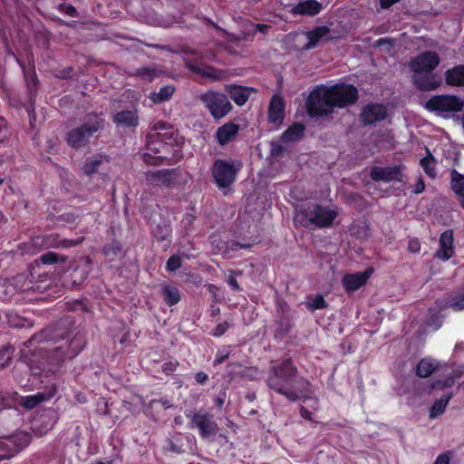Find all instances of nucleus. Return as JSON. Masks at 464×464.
Here are the masks:
<instances>
[{"instance_id": "obj_40", "label": "nucleus", "mask_w": 464, "mask_h": 464, "mask_svg": "<svg viewBox=\"0 0 464 464\" xmlns=\"http://www.w3.org/2000/svg\"><path fill=\"white\" fill-rule=\"evenodd\" d=\"M427 155L423 157L420 160V165L423 169L424 172L430 177V178H435L436 173V160L430 150L427 148L426 149Z\"/></svg>"}, {"instance_id": "obj_38", "label": "nucleus", "mask_w": 464, "mask_h": 464, "mask_svg": "<svg viewBox=\"0 0 464 464\" xmlns=\"http://www.w3.org/2000/svg\"><path fill=\"white\" fill-rule=\"evenodd\" d=\"M452 396V392H448L441 398L436 399L430 409V417L434 419L442 414L445 411L446 407L449 401L451 400Z\"/></svg>"}, {"instance_id": "obj_14", "label": "nucleus", "mask_w": 464, "mask_h": 464, "mask_svg": "<svg viewBox=\"0 0 464 464\" xmlns=\"http://www.w3.org/2000/svg\"><path fill=\"white\" fill-rule=\"evenodd\" d=\"M440 63L439 54L434 51H424L410 62V68L413 73H430Z\"/></svg>"}, {"instance_id": "obj_23", "label": "nucleus", "mask_w": 464, "mask_h": 464, "mask_svg": "<svg viewBox=\"0 0 464 464\" xmlns=\"http://www.w3.org/2000/svg\"><path fill=\"white\" fill-rule=\"evenodd\" d=\"M268 121L275 124H281L285 115V102L282 96L274 94L270 100L268 111Z\"/></svg>"}, {"instance_id": "obj_27", "label": "nucleus", "mask_w": 464, "mask_h": 464, "mask_svg": "<svg viewBox=\"0 0 464 464\" xmlns=\"http://www.w3.org/2000/svg\"><path fill=\"white\" fill-rule=\"evenodd\" d=\"M239 126L232 121L220 126L216 131V138L219 145L224 146L236 139Z\"/></svg>"}, {"instance_id": "obj_32", "label": "nucleus", "mask_w": 464, "mask_h": 464, "mask_svg": "<svg viewBox=\"0 0 464 464\" xmlns=\"http://www.w3.org/2000/svg\"><path fill=\"white\" fill-rule=\"evenodd\" d=\"M444 75L447 85L452 87L464 86V64H458L448 69Z\"/></svg>"}, {"instance_id": "obj_36", "label": "nucleus", "mask_w": 464, "mask_h": 464, "mask_svg": "<svg viewBox=\"0 0 464 464\" xmlns=\"http://www.w3.org/2000/svg\"><path fill=\"white\" fill-rule=\"evenodd\" d=\"M185 65H186V68H188L189 71H191L192 72H194L196 74H198V75H201V76H204L207 78H211V79L216 78V72H215V69L213 67L206 66V65L201 66L197 63V61L190 59V58H188L185 60Z\"/></svg>"}, {"instance_id": "obj_22", "label": "nucleus", "mask_w": 464, "mask_h": 464, "mask_svg": "<svg viewBox=\"0 0 464 464\" xmlns=\"http://www.w3.org/2000/svg\"><path fill=\"white\" fill-rule=\"evenodd\" d=\"M331 30L326 25L315 26L310 31L304 33L307 38V43L303 46V50L309 51L317 47L321 41L325 40L326 42L332 40V37H327Z\"/></svg>"}, {"instance_id": "obj_62", "label": "nucleus", "mask_w": 464, "mask_h": 464, "mask_svg": "<svg viewBox=\"0 0 464 464\" xmlns=\"http://www.w3.org/2000/svg\"><path fill=\"white\" fill-rule=\"evenodd\" d=\"M195 380L198 384L204 385L208 381V375L204 372H198L195 374Z\"/></svg>"}, {"instance_id": "obj_49", "label": "nucleus", "mask_w": 464, "mask_h": 464, "mask_svg": "<svg viewBox=\"0 0 464 464\" xmlns=\"http://www.w3.org/2000/svg\"><path fill=\"white\" fill-rule=\"evenodd\" d=\"M14 353V348L11 346H3L0 349V369L6 367L11 360Z\"/></svg>"}, {"instance_id": "obj_15", "label": "nucleus", "mask_w": 464, "mask_h": 464, "mask_svg": "<svg viewBox=\"0 0 464 464\" xmlns=\"http://www.w3.org/2000/svg\"><path fill=\"white\" fill-rule=\"evenodd\" d=\"M387 109L382 103H368L362 108L359 119L363 126L375 124L385 120Z\"/></svg>"}, {"instance_id": "obj_45", "label": "nucleus", "mask_w": 464, "mask_h": 464, "mask_svg": "<svg viewBox=\"0 0 464 464\" xmlns=\"http://www.w3.org/2000/svg\"><path fill=\"white\" fill-rule=\"evenodd\" d=\"M305 305L308 310L314 311L326 308L328 306V303L322 295H316L314 296H309Z\"/></svg>"}, {"instance_id": "obj_4", "label": "nucleus", "mask_w": 464, "mask_h": 464, "mask_svg": "<svg viewBox=\"0 0 464 464\" xmlns=\"http://www.w3.org/2000/svg\"><path fill=\"white\" fill-rule=\"evenodd\" d=\"M105 120L96 113L88 114L84 121L65 135L67 145L74 150L88 148L92 140L98 139V132L104 129Z\"/></svg>"}, {"instance_id": "obj_29", "label": "nucleus", "mask_w": 464, "mask_h": 464, "mask_svg": "<svg viewBox=\"0 0 464 464\" xmlns=\"http://www.w3.org/2000/svg\"><path fill=\"white\" fill-rule=\"evenodd\" d=\"M323 9V5L316 0L300 1L292 9L294 14L314 16Z\"/></svg>"}, {"instance_id": "obj_16", "label": "nucleus", "mask_w": 464, "mask_h": 464, "mask_svg": "<svg viewBox=\"0 0 464 464\" xmlns=\"http://www.w3.org/2000/svg\"><path fill=\"white\" fill-rule=\"evenodd\" d=\"M209 240L215 252L220 255H227L230 252L249 248L252 246L248 243H240L234 239L224 238L221 235L213 234L209 237Z\"/></svg>"}, {"instance_id": "obj_3", "label": "nucleus", "mask_w": 464, "mask_h": 464, "mask_svg": "<svg viewBox=\"0 0 464 464\" xmlns=\"http://www.w3.org/2000/svg\"><path fill=\"white\" fill-rule=\"evenodd\" d=\"M176 130L170 124L158 121L150 127V131L146 135V148L143 160L148 165H160L164 161L169 162L177 151Z\"/></svg>"}, {"instance_id": "obj_39", "label": "nucleus", "mask_w": 464, "mask_h": 464, "mask_svg": "<svg viewBox=\"0 0 464 464\" xmlns=\"http://www.w3.org/2000/svg\"><path fill=\"white\" fill-rule=\"evenodd\" d=\"M107 156L102 155H97L96 157H91L87 158L83 167L82 171L86 176H92L93 174L97 173L99 170L100 166L102 164L103 160H107Z\"/></svg>"}, {"instance_id": "obj_64", "label": "nucleus", "mask_w": 464, "mask_h": 464, "mask_svg": "<svg viewBox=\"0 0 464 464\" xmlns=\"http://www.w3.org/2000/svg\"><path fill=\"white\" fill-rule=\"evenodd\" d=\"M299 413L303 419L310 421L313 420V413L305 407L301 406L299 409Z\"/></svg>"}, {"instance_id": "obj_52", "label": "nucleus", "mask_w": 464, "mask_h": 464, "mask_svg": "<svg viewBox=\"0 0 464 464\" xmlns=\"http://www.w3.org/2000/svg\"><path fill=\"white\" fill-rule=\"evenodd\" d=\"M240 274H241V272L237 273L234 270L229 271V276L227 277V283L233 292L242 291V287L239 285V284L236 278V276L240 275Z\"/></svg>"}, {"instance_id": "obj_2", "label": "nucleus", "mask_w": 464, "mask_h": 464, "mask_svg": "<svg viewBox=\"0 0 464 464\" xmlns=\"http://www.w3.org/2000/svg\"><path fill=\"white\" fill-rule=\"evenodd\" d=\"M266 385L290 401H304L312 394L311 382L299 374L290 357L271 362Z\"/></svg>"}, {"instance_id": "obj_41", "label": "nucleus", "mask_w": 464, "mask_h": 464, "mask_svg": "<svg viewBox=\"0 0 464 464\" xmlns=\"http://www.w3.org/2000/svg\"><path fill=\"white\" fill-rule=\"evenodd\" d=\"M152 236L158 242L168 240L169 244L172 236V228L169 224H158L152 230Z\"/></svg>"}, {"instance_id": "obj_51", "label": "nucleus", "mask_w": 464, "mask_h": 464, "mask_svg": "<svg viewBox=\"0 0 464 464\" xmlns=\"http://www.w3.org/2000/svg\"><path fill=\"white\" fill-rule=\"evenodd\" d=\"M230 350L227 347L218 349L215 355L213 365L218 366L223 363L227 359H228V357L230 356Z\"/></svg>"}, {"instance_id": "obj_44", "label": "nucleus", "mask_w": 464, "mask_h": 464, "mask_svg": "<svg viewBox=\"0 0 464 464\" xmlns=\"http://www.w3.org/2000/svg\"><path fill=\"white\" fill-rule=\"evenodd\" d=\"M67 260L66 256L59 255L57 253L49 251L40 256L36 262H40L43 265H54L57 263H64Z\"/></svg>"}, {"instance_id": "obj_8", "label": "nucleus", "mask_w": 464, "mask_h": 464, "mask_svg": "<svg viewBox=\"0 0 464 464\" xmlns=\"http://www.w3.org/2000/svg\"><path fill=\"white\" fill-rule=\"evenodd\" d=\"M306 111L312 118L331 115L334 112L327 86L320 84L314 87L306 100Z\"/></svg>"}, {"instance_id": "obj_43", "label": "nucleus", "mask_w": 464, "mask_h": 464, "mask_svg": "<svg viewBox=\"0 0 464 464\" xmlns=\"http://www.w3.org/2000/svg\"><path fill=\"white\" fill-rule=\"evenodd\" d=\"M121 251L122 246L121 242L116 239L105 244L102 247L103 255L110 259H115L118 257L121 254Z\"/></svg>"}, {"instance_id": "obj_60", "label": "nucleus", "mask_w": 464, "mask_h": 464, "mask_svg": "<svg viewBox=\"0 0 464 464\" xmlns=\"http://www.w3.org/2000/svg\"><path fill=\"white\" fill-rule=\"evenodd\" d=\"M167 450L172 453L180 454L183 452L182 446L177 445L173 440H169Z\"/></svg>"}, {"instance_id": "obj_56", "label": "nucleus", "mask_w": 464, "mask_h": 464, "mask_svg": "<svg viewBox=\"0 0 464 464\" xmlns=\"http://www.w3.org/2000/svg\"><path fill=\"white\" fill-rule=\"evenodd\" d=\"M10 135L6 120L0 116V143L4 142Z\"/></svg>"}, {"instance_id": "obj_33", "label": "nucleus", "mask_w": 464, "mask_h": 464, "mask_svg": "<svg viewBox=\"0 0 464 464\" xmlns=\"http://www.w3.org/2000/svg\"><path fill=\"white\" fill-rule=\"evenodd\" d=\"M440 367L439 362L436 360L426 357L422 358L416 365L415 372L420 378L430 377Z\"/></svg>"}, {"instance_id": "obj_1", "label": "nucleus", "mask_w": 464, "mask_h": 464, "mask_svg": "<svg viewBox=\"0 0 464 464\" xmlns=\"http://www.w3.org/2000/svg\"><path fill=\"white\" fill-rule=\"evenodd\" d=\"M52 342L53 347L48 350L46 359L49 364L60 366L67 360L75 358L86 346L87 332L84 327L78 325L70 316L61 318L52 327L35 334L29 340L30 343Z\"/></svg>"}, {"instance_id": "obj_9", "label": "nucleus", "mask_w": 464, "mask_h": 464, "mask_svg": "<svg viewBox=\"0 0 464 464\" xmlns=\"http://www.w3.org/2000/svg\"><path fill=\"white\" fill-rule=\"evenodd\" d=\"M333 108H345L353 105L359 99L357 88L351 83H336L327 86Z\"/></svg>"}, {"instance_id": "obj_28", "label": "nucleus", "mask_w": 464, "mask_h": 464, "mask_svg": "<svg viewBox=\"0 0 464 464\" xmlns=\"http://www.w3.org/2000/svg\"><path fill=\"white\" fill-rule=\"evenodd\" d=\"M90 271L91 259L88 257L83 258L76 265L73 271L70 274L72 285H81L88 277Z\"/></svg>"}, {"instance_id": "obj_10", "label": "nucleus", "mask_w": 464, "mask_h": 464, "mask_svg": "<svg viewBox=\"0 0 464 464\" xmlns=\"http://www.w3.org/2000/svg\"><path fill=\"white\" fill-rule=\"evenodd\" d=\"M201 101L217 120L227 115L233 108L226 94L213 91L202 94Z\"/></svg>"}, {"instance_id": "obj_42", "label": "nucleus", "mask_w": 464, "mask_h": 464, "mask_svg": "<svg viewBox=\"0 0 464 464\" xmlns=\"http://www.w3.org/2000/svg\"><path fill=\"white\" fill-rule=\"evenodd\" d=\"M175 87L172 84L164 85L160 88L158 92L151 93L150 99L155 103H161L169 101L175 92Z\"/></svg>"}, {"instance_id": "obj_63", "label": "nucleus", "mask_w": 464, "mask_h": 464, "mask_svg": "<svg viewBox=\"0 0 464 464\" xmlns=\"http://www.w3.org/2000/svg\"><path fill=\"white\" fill-rule=\"evenodd\" d=\"M425 189V183H424V180L421 177H420L418 179V181L412 190L413 193L415 194H420L424 191Z\"/></svg>"}, {"instance_id": "obj_17", "label": "nucleus", "mask_w": 464, "mask_h": 464, "mask_svg": "<svg viewBox=\"0 0 464 464\" xmlns=\"http://www.w3.org/2000/svg\"><path fill=\"white\" fill-rule=\"evenodd\" d=\"M373 273L372 267L364 271L345 274L342 278V285L346 293H353L366 285Z\"/></svg>"}, {"instance_id": "obj_59", "label": "nucleus", "mask_w": 464, "mask_h": 464, "mask_svg": "<svg viewBox=\"0 0 464 464\" xmlns=\"http://www.w3.org/2000/svg\"><path fill=\"white\" fill-rule=\"evenodd\" d=\"M155 403H160L161 405V407L165 410L169 409L173 406L171 404V402L167 399H160V400L153 399L149 402V407L152 408Z\"/></svg>"}, {"instance_id": "obj_57", "label": "nucleus", "mask_w": 464, "mask_h": 464, "mask_svg": "<svg viewBox=\"0 0 464 464\" xmlns=\"http://www.w3.org/2000/svg\"><path fill=\"white\" fill-rule=\"evenodd\" d=\"M451 455V451H445L436 458L433 464H450Z\"/></svg>"}, {"instance_id": "obj_47", "label": "nucleus", "mask_w": 464, "mask_h": 464, "mask_svg": "<svg viewBox=\"0 0 464 464\" xmlns=\"http://www.w3.org/2000/svg\"><path fill=\"white\" fill-rule=\"evenodd\" d=\"M191 210L193 211L192 213H186L183 218H182V220L180 222L181 226H182V228L183 230L185 231L186 234H188L189 232H191L194 228V223L197 219V217L195 215V208H191Z\"/></svg>"}, {"instance_id": "obj_34", "label": "nucleus", "mask_w": 464, "mask_h": 464, "mask_svg": "<svg viewBox=\"0 0 464 464\" xmlns=\"http://www.w3.org/2000/svg\"><path fill=\"white\" fill-rule=\"evenodd\" d=\"M304 125L300 122H295L288 127L282 134L283 142H295L300 140L304 135Z\"/></svg>"}, {"instance_id": "obj_30", "label": "nucleus", "mask_w": 464, "mask_h": 464, "mask_svg": "<svg viewBox=\"0 0 464 464\" xmlns=\"http://www.w3.org/2000/svg\"><path fill=\"white\" fill-rule=\"evenodd\" d=\"M160 295L165 304L170 307L178 304L181 300L179 289L170 283L161 285Z\"/></svg>"}, {"instance_id": "obj_26", "label": "nucleus", "mask_w": 464, "mask_h": 464, "mask_svg": "<svg viewBox=\"0 0 464 464\" xmlns=\"http://www.w3.org/2000/svg\"><path fill=\"white\" fill-rule=\"evenodd\" d=\"M58 419V412L54 409L49 408L34 419V425L41 431L46 432L54 427Z\"/></svg>"}, {"instance_id": "obj_19", "label": "nucleus", "mask_w": 464, "mask_h": 464, "mask_svg": "<svg viewBox=\"0 0 464 464\" xmlns=\"http://www.w3.org/2000/svg\"><path fill=\"white\" fill-rule=\"evenodd\" d=\"M56 383H51L44 387L41 392L27 395L23 398V406L27 410H32L44 401L52 400L57 393Z\"/></svg>"}, {"instance_id": "obj_54", "label": "nucleus", "mask_w": 464, "mask_h": 464, "mask_svg": "<svg viewBox=\"0 0 464 464\" xmlns=\"http://www.w3.org/2000/svg\"><path fill=\"white\" fill-rule=\"evenodd\" d=\"M179 366V362L177 360L169 361L162 364L161 370L166 375H170L177 371Z\"/></svg>"}, {"instance_id": "obj_12", "label": "nucleus", "mask_w": 464, "mask_h": 464, "mask_svg": "<svg viewBox=\"0 0 464 464\" xmlns=\"http://www.w3.org/2000/svg\"><path fill=\"white\" fill-rule=\"evenodd\" d=\"M29 443L30 436L27 433L16 434L0 440V462L12 459Z\"/></svg>"}, {"instance_id": "obj_18", "label": "nucleus", "mask_w": 464, "mask_h": 464, "mask_svg": "<svg viewBox=\"0 0 464 464\" xmlns=\"http://www.w3.org/2000/svg\"><path fill=\"white\" fill-rule=\"evenodd\" d=\"M370 178L373 181H384V182H392V181H402L403 174L401 172L400 166H392V167H378L373 166L370 171Z\"/></svg>"}, {"instance_id": "obj_25", "label": "nucleus", "mask_w": 464, "mask_h": 464, "mask_svg": "<svg viewBox=\"0 0 464 464\" xmlns=\"http://www.w3.org/2000/svg\"><path fill=\"white\" fill-rule=\"evenodd\" d=\"M226 92L237 105L243 106L251 93L256 92V90L252 87L232 84L226 87Z\"/></svg>"}, {"instance_id": "obj_13", "label": "nucleus", "mask_w": 464, "mask_h": 464, "mask_svg": "<svg viewBox=\"0 0 464 464\" xmlns=\"http://www.w3.org/2000/svg\"><path fill=\"white\" fill-rule=\"evenodd\" d=\"M83 238H62L58 233L36 236L32 239L33 245L41 248H70L78 246Z\"/></svg>"}, {"instance_id": "obj_46", "label": "nucleus", "mask_w": 464, "mask_h": 464, "mask_svg": "<svg viewBox=\"0 0 464 464\" xmlns=\"http://www.w3.org/2000/svg\"><path fill=\"white\" fill-rule=\"evenodd\" d=\"M155 181L163 186L169 187L173 183L172 172L169 169H162L155 172L153 175Z\"/></svg>"}, {"instance_id": "obj_5", "label": "nucleus", "mask_w": 464, "mask_h": 464, "mask_svg": "<svg viewBox=\"0 0 464 464\" xmlns=\"http://www.w3.org/2000/svg\"><path fill=\"white\" fill-rule=\"evenodd\" d=\"M337 216L336 210L319 203L303 206L299 210L300 224L304 227L311 225L317 228L330 227Z\"/></svg>"}, {"instance_id": "obj_24", "label": "nucleus", "mask_w": 464, "mask_h": 464, "mask_svg": "<svg viewBox=\"0 0 464 464\" xmlns=\"http://www.w3.org/2000/svg\"><path fill=\"white\" fill-rule=\"evenodd\" d=\"M413 83L418 90L430 92L436 90L441 84V80L435 73L419 72L413 73Z\"/></svg>"}, {"instance_id": "obj_53", "label": "nucleus", "mask_w": 464, "mask_h": 464, "mask_svg": "<svg viewBox=\"0 0 464 464\" xmlns=\"http://www.w3.org/2000/svg\"><path fill=\"white\" fill-rule=\"evenodd\" d=\"M450 307L454 311H460L464 309V293L458 295L451 298L449 302Z\"/></svg>"}, {"instance_id": "obj_55", "label": "nucleus", "mask_w": 464, "mask_h": 464, "mask_svg": "<svg viewBox=\"0 0 464 464\" xmlns=\"http://www.w3.org/2000/svg\"><path fill=\"white\" fill-rule=\"evenodd\" d=\"M229 327V323L224 321L222 323L218 324V325L213 329L211 334L215 337H220L228 330Z\"/></svg>"}, {"instance_id": "obj_11", "label": "nucleus", "mask_w": 464, "mask_h": 464, "mask_svg": "<svg viewBox=\"0 0 464 464\" xmlns=\"http://www.w3.org/2000/svg\"><path fill=\"white\" fill-rule=\"evenodd\" d=\"M464 102L457 95L442 94L431 97L426 102V108L437 112H459L463 110Z\"/></svg>"}, {"instance_id": "obj_7", "label": "nucleus", "mask_w": 464, "mask_h": 464, "mask_svg": "<svg viewBox=\"0 0 464 464\" xmlns=\"http://www.w3.org/2000/svg\"><path fill=\"white\" fill-rule=\"evenodd\" d=\"M242 168L239 160L217 159L214 160L211 174L219 189L230 188L237 179V176Z\"/></svg>"}, {"instance_id": "obj_6", "label": "nucleus", "mask_w": 464, "mask_h": 464, "mask_svg": "<svg viewBox=\"0 0 464 464\" xmlns=\"http://www.w3.org/2000/svg\"><path fill=\"white\" fill-rule=\"evenodd\" d=\"M188 419V428L198 430L202 440L214 438L218 431V425L214 419V415L207 410L201 408L191 410L185 412Z\"/></svg>"}, {"instance_id": "obj_35", "label": "nucleus", "mask_w": 464, "mask_h": 464, "mask_svg": "<svg viewBox=\"0 0 464 464\" xmlns=\"http://www.w3.org/2000/svg\"><path fill=\"white\" fill-rule=\"evenodd\" d=\"M113 121L123 127H136L139 124L138 115L132 111H121L113 117Z\"/></svg>"}, {"instance_id": "obj_20", "label": "nucleus", "mask_w": 464, "mask_h": 464, "mask_svg": "<svg viewBox=\"0 0 464 464\" xmlns=\"http://www.w3.org/2000/svg\"><path fill=\"white\" fill-rule=\"evenodd\" d=\"M293 327V317L285 309H282L277 313L275 319L274 338L276 340L285 339Z\"/></svg>"}, {"instance_id": "obj_37", "label": "nucleus", "mask_w": 464, "mask_h": 464, "mask_svg": "<svg viewBox=\"0 0 464 464\" xmlns=\"http://www.w3.org/2000/svg\"><path fill=\"white\" fill-rule=\"evenodd\" d=\"M24 74L29 99L30 101H33L35 99L38 90L39 81L37 75L35 73L34 69H33L32 71L24 70Z\"/></svg>"}, {"instance_id": "obj_58", "label": "nucleus", "mask_w": 464, "mask_h": 464, "mask_svg": "<svg viewBox=\"0 0 464 464\" xmlns=\"http://www.w3.org/2000/svg\"><path fill=\"white\" fill-rule=\"evenodd\" d=\"M420 246V242L418 238H411L408 242V251L411 253H419Z\"/></svg>"}, {"instance_id": "obj_61", "label": "nucleus", "mask_w": 464, "mask_h": 464, "mask_svg": "<svg viewBox=\"0 0 464 464\" xmlns=\"http://www.w3.org/2000/svg\"><path fill=\"white\" fill-rule=\"evenodd\" d=\"M284 152V147L276 142L271 143V155L274 157H278L282 155Z\"/></svg>"}, {"instance_id": "obj_31", "label": "nucleus", "mask_w": 464, "mask_h": 464, "mask_svg": "<svg viewBox=\"0 0 464 464\" xmlns=\"http://www.w3.org/2000/svg\"><path fill=\"white\" fill-rule=\"evenodd\" d=\"M450 188L464 209V174L459 173L456 169L450 170Z\"/></svg>"}, {"instance_id": "obj_21", "label": "nucleus", "mask_w": 464, "mask_h": 464, "mask_svg": "<svg viewBox=\"0 0 464 464\" xmlns=\"http://www.w3.org/2000/svg\"><path fill=\"white\" fill-rule=\"evenodd\" d=\"M453 242V231L451 229L443 231L440 237L439 248L435 253V256L442 261L450 260L455 253Z\"/></svg>"}, {"instance_id": "obj_50", "label": "nucleus", "mask_w": 464, "mask_h": 464, "mask_svg": "<svg viewBox=\"0 0 464 464\" xmlns=\"http://www.w3.org/2000/svg\"><path fill=\"white\" fill-rule=\"evenodd\" d=\"M181 259L178 255H172L166 263V270L168 272H175L181 267Z\"/></svg>"}, {"instance_id": "obj_48", "label": "nucleus", "mask_w": 464, "mask_h": 464, "mask_svg": "<svg viewBox=\"0 0 464 464\" xmlns=\"http://www.w3.org/2000/svg\"><path fill=\"white\" fill-rule=\"evenodd\" d=\"M456 381V376L454 374H450L444 380H436L431 382L430 388L432 390H444L446 388H450L454 385Z\"/></svg>"}]
</instances>
